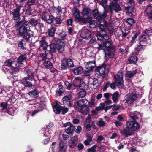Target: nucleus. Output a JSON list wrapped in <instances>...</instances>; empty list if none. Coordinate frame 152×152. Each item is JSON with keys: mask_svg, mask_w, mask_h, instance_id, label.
I'll return each instance as SVG.
<instances>
[{"mask_svg": "<svg viewBox=\"0 0 152 152\" xmlns=\"http://www.w3.org/2000/svg\"><path fill=\"white\" fill-rule=\"evenodd\" d=\"M105 66L104 65L99 66L96 69L95 76L98 77L103 78L104 76Z\"/></svg>", "mask_w": 152, "mask_h": 152, "instance_id": "4468645a", "label": "nucleus"}, {"mask_svg": "<svg viewBox=\"0 0 152 152\" xmlns=\"http://www.w3.org/2000/svg\"><path fill=\"white\" fill-rule=\"evenodd\" d=\"M145 12L146 13L148 18L152 20V6L149 5L145 8Z\"/></svg>", "mask_w": 152, "mask_h": 152, "instance_id": "5701e85b", "label": "nucleus"}, {"mask_svg": "<svg viewBox=\"0 0 152 152\" xmlns=\"http://www.w3.org/2000/svg\"><path fill=\"white\" fill-rule=\"evenodd\" d=\"M73 13L75 16V21L77 22L87 23L92 19V17L90 16H88L87 18H82V17L80 16L79 10L77 8H75L73 11Z\"/></svg>", "mask_w": 152, "mask_h": 152, "instance_id": "39448f33", "label": "nucleus"}, {"mask_svg": "<svg viewBox=\"0 0 152 152\" xmlns=\"http://www.w3.org/2000/svg\"><path fill=\"white\" fill-rule=\"evenodd\" d=\"M44 27V25L42 23L39 22H38V23L37 24V25L35 27L38 28L39 29H40L42 28H43Z\"/></svg>", "mask_w": 152, "mask_h": 152, "instance_id": "69168bd1", "label": "nucleus"}, {"mask_svg": "<svg viewBox=\"0 0 152 152\" xmlns=\"http://www.w3.org/2000/svg\"><path fill=\"white\" fill-rule=\"evenodd\" d=\"M63 127H67L65 130V132L68 134L70 135L73 134L75 128L71 122H68L64 123L63 124Z\"/></svg>", "mask_w": 152, "mask_h": 152, "instance_id": "9b49d317", "label": "nucleus"}, {"mask_svg": "<svg viewBox=\"0 0 152 152\" xmlns=\"http://www.w3.org/2000/svg\"><path fill=\"white\" fill-rule=\"evenodd\" d=\"M119 96V94L118 92H116L113 94L112 99L114 103H116L118 101V98Z\"/></svg>", "mask_w": 152, "mask_h": 152, "instance_id": "72a5a7b5", "label": "nucleus"}, {"mask_svg": "<svg viewBox=\"0 0 152 152\" xmlns=\"http://www.w3.org/2000/svg\"><path fill=\"white\" fill-rule=\"evenodd\" d=\"M110 9L111 11H115L118 12L121 10V8L118 3V0H110Z\"/></svg>", "mask_w": 152, "mask_h": 152, "instance_id": "ddd939ff", "label": "nucleus"}, {"mask_svg": "<svg viewBox=\"0 0 152 152\" xmlns=\"http://www.w3.org/2000/svg\"><path fill=\"white\" fill-rule=\"evenodd\" d=\"M136 73V72L135 70L127 72L126 75V79L129 80V79L133 76Z\"/></svg>", "mask_w": 152, "mask_h": 152, "instance_id": "c85d7f7f", "label": "nucleus"}, {"mask_svg": "<svg viewBox=\"0 0 152 152\" xmlns=\"http://www.w3.org/2000/svg\"><path fill=\"white\" fill-rule=\"evenodd\" d=\"M137 60V57L135 56H132L129 58V61L131 64H135Z\"/></svg>", "mask_w": 152, "mask_h": 152, "instance_id": "4c0bfd02", "label": "nucleus"}, {"mask_svg": "<svg viewBox=\"0 0 152 152\" xmlns=\"http://www.w3.org/2000/svg\"><path fill=\"white\" fill-rule=\"evenodd\" d=\"M84 127L88 131H90L91 129V126L88 123L87 124L85 123L84 124Z\"/></svg>", "mask_w": 152, "mask_h": 152, "instance_id": "680f3d73", "label": "nucleus"}, {"mask_svg": "<svg viewBox=\"0 0 152 152\" xmlns=\"http://www.w3.org/2000/svg\"><path fill=\"white\" fill-rule=\"evenodd\" d=\"M95 66V61H93L87 62L85 67L87 70L92 71L93 69Z\"/></svg>", "mask_w": 152, "mask_h": 152, "instance_id": "4be33fe9", "label": "nucleus"}, {"mask_svg": "<svg viewBox=\"0 0 152 152\" xmlns=\"http://www.w3.org/2000/svg\"><path fill=\"white\" fill-rule=\"evenodd\" d=\"M104 34H102L103 39H104L106 40H107L109 39V37L107 35V33L105 32H104Z\"/></svg>", "mask_w": 152, "mask_h": 152, "instance_id": "338daca9", "label": "nucleus"}, {"mask_svg": "<svg viewBox=\"0 0 152 152\" xmlns=\"http://www.w3.org/2000/svg\"><path fill=\"white\" fill-rule=\"evenodd\" d=\"M96 147V145L93 146L87 149L88 152H95Z\"/></svg>", "mask_w": 152, "mask_h": 152, "instance_id": "5fc2aeb1", "label": "nucleus"}, {"mask_svg": "<svg viewBox=\"0 0 152 152\" xmlns=\"http://www.w3.org/2000/svg\"><path fill=\"white\" fill-rule=\"evenodd\" d=\"M111 108L113 110H116L119 109L120 106L118 104H113L111 105Z\"/></svg>", "mask_w": 152, "mask_h": 152, "instance_id": "0e129e2a", "label": "nucleus"}, {"mask_svg": "<svg viewBox=\"0 0 152 152\" xmlns=\"http://www.w3.org/2000/svg\"><path fill=\"white\" fill-rule=\"evenodd\" d=\"M127 22L130 25H132L135 23L134 20L132 18H129L127 19Z\"/></svg>", "mask_w": 152, "mask_h": 152, "instance_id": "4d7b16f0", "label": "nucleus"}, {"mask_svg": "<svg viewBox=\"0 0 152 152\" xmlns=\"http://www.w3.org/2000/svg\"><path fill=\"white\" fill-rule=\"evenodd\" d=\"M43 65L46 68L51 69L53 67L52 64L49 61H45Z\"/></svg>", "mask_w": 152, "mask_h": 152, "instance_id": "e433bc0d", "label": "nucleus"}, {"mask_svg": "<svg viewBox=\"0 0 152 152\" xmlns=\"http://www.w3.org/2000/svg\"><path fill=\"white\" fill-rule=\"evenodd\" d=\"M66 36V34L64 32H62L61 33L59 34V37L61 39L64 40Z\"/></svg>", "mask_w": 152, "mask_h": 152, "instance_id": "bf43d9fd", "label": "nucleus"}, {"mask_svg": "<svg viewBox=\"0 0 152 152\" xmlns=\"http://www.w3.org/2000/svg\"><path fill=\"white\" fill-rule=\"evenodd\" d=\"M24 41L23 39H22L20 41L18 42V46L21 47L23 50H25L26 49V48H24Z\"/></svg>", "mask_w": 152, "mask_h": 152, "instance_id": "37998d69", "label": "nucleus"}, {"mask_svg": "<svg viewBox=\"0 0 152 152\" xmlns=\"http://www.w3.org/2000/svg\"><path fill=\"white\" fill-rule=\"evenodd\" d=\"M49 16L48 14L46 12H44L41 15V18L45 21Z\"/></svg>", "mask_w": 152, "mask_h": 152, "instance_id": "3c124183", "label": "nucleus"}, {"mask_svg": "<svg viewBox=\"0 0 152 152\" xmlns=\"http://www.w3.org/2000/svg\"><path fill=\"white\" fill-rule=\"evenodd\" d=\"M26 57V55H21L18 58L17 60L19 62H21L24 60Z\"/></svg>", "mask_w": 152, "mask_h": 152, "instance_id": "09e8293b", "label": "nucleus"}, {"mask_svg": "<svg viewBox=\"0 0 152 152\" xmlns=\"http://www.w3.org/2000/svg\"><path fill=\"white\" fill-rule=\"evenodd\" d=\"M62 21V20L61 18L60 17H58L56 18L55 21L56 24H60Z\"/></svg>", "mask_w": 152, "mask_h": 152, "instance_id": "052dcab7", "label": "nucleus"}, {"mask_svg": "<svg viewBox=\"0 0 152 152\" xmlns=\"http://www.w3.org/2000/svg\"><path fill=\"white\" fill-rule=\"evenodd\" d=\"M123 73L121 71H119L117 74L115 75L114 78L117 86L123 88L124 85L123 83Z\"/></svg>", "mask_w": 152, "mask_h": 152, "instance_id": "0eeeda50", "label": "nucleus"}, {"mask_svg": "<svg viewBox=\"0 0 152 152\" xmlns=\"http://www.w3.org/2000/svg\"><path fill=\"white\" fill-rule=\"evenodd\" d=\"M15 28L18 31L19 35L26 40H28L30 35L28 33L27 28L21 23H17L15 25Z\"/></svg>", "mask_w": 152, "mask_h": 152, "instance_id": "f257e3e1", "label": "nucleus"}, {"mask_svg": "<svg viewBox=\"0 0 152 152\" xmlns=\"http://www.w3.org/2000/svg\"><path fill=\"white\" fill-rule=\"evenodd\" d=\"M29 23L30 22H28V21L24 19L18 23H21L22 25H24L26 27V26H27L29 24Z\"/></svg>", "mask_w": 152, "mask_h": 152, "instance_id": "13d9d810", "label": "nucleus"}, {"mask_svg": "<svg viewBox=\"0 0 152 152\" xmlns=\"http://www.w3.org/2000/svg\"><path fill=\"white\" fill-rule=\"evenodd\" d=\"M138 97L136 93H132L124 97V102L128 104H131L138 99Z\"/></svg>", "mask_w": 152, "mask_h": 152, "instance_id": "423d86ee", "label": "nucleus"}, {"mask_svg": "<svg viewBox=\"0 0 152 152\" xmlns=\"http://www.w3.org/2000/svg\"><path fill=\"white\" fill-rule=\"evenodd\" d=\"M100 24L98 25V27L99 28L100 30V33H101L102 32H105L106 27H111V24L110 23L108 24V23L104 20L102 22H100Z\"/></svg>", "mask_w": 152, "mask_h": 152, "instance_id": "f3484780", "label": "nucleus"}, {"mask_svg": "<svg viewBox=\"0 0 152 152\" xmlns=\"http://www.w3.org/2000/svg\"><path fill=\"white\" fill-rule=\"evenodd\" d=\"M74 67V65L72 59L64 58L61 61V67L62 69H66L67 68H72Z\"/></svg>", "mask_w": 152, "mask_h": 152, "instance_id": "1a4fd4ad", "label": "nucleus"}, {"mask_svg": "<svg viewBox=\"0 0 152 152\" xmlns=\"http://www.w3.org/2000/svg\"><path fill=\"white\" fill-rule=\"evenodd\" d=\"M46 58V55L45 53H43L40 54L38 56V59L39 60H45Z\"/></svg>", "mask_w": 152, "mask_h": 152, "instance_id": "8fccbe9b", "label": "nucleus"}, {"mask_svg": "<svg viewBox=\"0 0 152 152\" xmlns=\"http://www.w3.org/2000/svg\"><path fill=\"white\" fill-rule=\"evenodd\" d=\"M92 19L90 21L87 23H89V26L91 28H94L96 27L97 25V23L95 20L91 21Z\"/></svg>", "mask_w": 152, "mask_h": 152, "instance_id": "ea45409f", "label": "nucleus"}, {"mask_svg": "<svg viewBox=\"0 0 152 152\" xmlns=\"http://www.w3.org/2000/svg\"><path fill=\"white\" fill-rule=\"evenodd\" d=\"M45 37L43 36L42 37L41 39L40 40V46L41 48H42L44 50L47 49L48 47L47 43L45 41Z\"/></svg>", "mask_w": 152, "mask_h": 152, "instance_id": "a878e982", "label": "nucleus"}, {"mask_svg": "<svg viewBox=\"0 0 152 152\" xmlns=\"http://www.w3.org/2000/svg\"><path fill=\"white\" fill-rule=\"evenodd\" d=\"M26 72L28 74V77H25L23 79L21 82V83L23 84L26 87H30L32 86V84L31 82L28 81L34 79L35 75L34 71H33V68L28 69L26 71Z\"/></svg>", "mask_w": 152, "mask_h": 152, "instance_id": "7ed1b4c3", "label": "nucleus"}, {"mask_svg": "<svg viewBox=\"0 0 152 152\" xmlns=\"http://www.w3.org/2000/svg\"><path fill=\"white\" fill-rule=\"evenodd\" d=\"M90 13V10L88 8H83L82 12V13L83 16L82 18H87L88 16H89L88 15H89Z\"/></svg>", "mask_w": 152, "mask_h": 152, "instance_id": "cd10ccee", "label": "nucleus"}, {"mask_svg": "<svg viewBox=\"0 0 152 152\" xmlns=\"http://www.w3.org/2000/svg\"><path fill=\"white\" fill-rule=\"evenodd\" d=\"M104 139L103 137L102 136H99L98 137L97 140V142L98 143H100L103 140H104Z\"/></svg>", "mask_w": 152, "mask_h": 152, "instance_id": "774afa93", "label": "nucleus"}, {"mask_svg": "<svg viewBox=\"0 0 152 152\" xmlns=\"http://www.w3.org/2000/svg\"><path fill=\"white\" fill-rule=\"evenodd\" d=\"M63 104L65 105H68L69 106H72V99L68 96H64L62 99Z\"/></svg>", "mask_w": 152, "mask_h": 152, "instance_id": "393cba45", "label": "nucleus"}, {"mask_svg": "<svg viewBox=\"0 0 152 152\" xmlns=\"http://www.w3.org/2000/svg\"><path fill=\"white\" fill-rule=\"evenodd\" d=\"M50 51L52 52H55L57 50V44L54 43H52L50 44Z\"/></svg>", "mask_w": 152, "mask_h": 152, "instance_id": "58836bf2", "label": "nucleus"}, {"mask_svg": "<svg viewBox=\"0 0 152 152\" xmlns=\"http://www.w3.org/2000/svg\"><path fill=\"white\" fill-rule=\"evenodd\" d=\"M54 20V17L53 15H49L48 18L45 20V21L47 23L49 24H51L53 22Z\"/></svg>", "mask_w": 152, "mask_h": 152, "instance_id": "a19ab883", "label": "nucleus"}, {"mask_svg": "<svg viewBox=\"0 0 152 152\" xmlns=\"http://www.w3.org/2000/svg\"><path fill=\"white\" fill-rule=\"evenodd\" d=\"M38 22L39 21L38 20L32 18L30 20V23L32 25L36 27Z\"/></svg>", "mask_w": 152, "mask_h": 152, "instance_id": "79ce46f5", "label": "nucleus"}, {"mask_svg": "<svg viewBox=\"0 0 152 152\" xmlns=\"http://www.w3.org/2000/svg\"><path fill=\"white\" fill-rule=\"evenodd\" d=\"M139 41L140 45H145L147 44H150L151 40L146 38L145 35L143 34L139 37Z\"/></svg>", "mask_w": 152, "mask_h": 152, "instance_id": "aec40b11", "label": "nucleus"}, {"mask_svg": "<svg viewBox=\"0 0 152 152\" xmlns=\"http://www.w3.org/2000/svg\"><path fill=\"white\" fill-rule=\"evenodd\" d=\"M4 65L9 68L11 73H16L19 71L18 65L15 62L11 59H7L4 62Z\"/></svg>", "mask_w": 152, "mask_h": 152, "instance_id": "20e7f679", "label": "nucleus"}, {"mask_svg": "<svg viewBox=\"0 0 152 152\" xmlns=\"http://www.w3.org/2000/svg\"><path fill=\"white\" fill-rule=\"evenodd\" d=\"M55 29L54 27H52L49 30L48 35L50 37H53L54 34Z\"/></svg>", "mask_w": 152, "mask_h": 152, "instance_id": "49530a36", "label": "nucleus"}, {"mask_svg": "<svg viewBox=\"0 0 152 152\" xmlns=\"http://www.w3.org/2000/svg\"><path fill=\"white\" fill-rule=\"evenodd\" d=\"M129 115L131 118L134 120L138 119V116L140 115L139 113L137 112L129 113Z\"/></svg>", "mask_w": 152, "mask_h": 152, "instance_id": "c756f323", "label": "nucleus"}, {"mask_svg": "<svg viewBox=\"0 0 152 152\" xmlns=\"http://www.w3.org/2000/svg\"><path fill=\"white\" fill-rule=\"evenodd\" d=\"M39 92L37 90H34L32 91L29 92L28 93L29 95L33 97H37L38 96Z\"/></svg>", "mask_w": 152, "mask_h": 152, "instance_id": "c9c22d12", "label": "nucleus"}, {"mask_svg": "<svg viewBox=\"0 0 152 152\" xmlns=\"http://www.w3.org/2000/svg\"><path fill=\"white\" fill-rule=\"evenodd\" d=\"M75 107L77 110L83 114L86 115L89 113V109L87 107H84L80 108V107L76 106V105H75Z\"/></svg>", "mask_w": 152, "mask_h": 152, "instance_id": "412c9836", "label": "nucleus"}, {"mask_svg": "<svg viewBox=\"0 0 152 152\" xmlns=\"http://www.w3.org/2000/svg\"><path fill=\"white\" fill-rule=\"evenodd\" d=\"M64 44L63 42H61L60 44H57V50L60 53L64 50Z\"/></svg>", "mask_w": 152, "mask_h": 152, "instance_id": "473e14b6", "label": "nucleus"}, {"mask_svg": "<svg viewBox=\"0 0 152 152\" xmlns=\"http://www.w3.org/2000/svg\"><path fill=\"white\" fill-rule=\"evenodd\" d=\"M126 126L133 132L138 130L140 128L139 124L135 121H128L126 122Z\"/></svg>", "mask_w": 152, "mask_h": 152, "instance_id": "2eb2a0df", "label": "nucleus"}, {"mask_svg": "<svg viewBox=\"0 0 152 152\" xmlns=\"http://www.w3.org/2000/svg\"><path fill=\"white\" fill-rule=\"evenodd\" d=\"M120 133L124 134L125 137H127L133 134V132L128 126H126V128L123 130L120 131Z\"/></svg>", "mask_w": 152, "mask_h": 152, "instance_id": "6ab92c4d", "label": "nucleus"}, {"mask_svg": "<svg viewBox=\"0 0 152 152\" xmlns=\"http://www.w3.org/2000/svg\"><path fill=\"white\" fill-rule=\"evenodd\" d=\"M97 125L100 127H104L105 126V123L102 120L100 119L98 121Z\"/></svg>", "mask_w": 152, "mask_h": 152, "instance_id": "a18cd8bd", "label": "nucleus"}, {"mask_svg": "<svg viewBox=\"0 0 152 152\" xmlns=\"http://www.w3.org/2000/svg\"><path fill=\"white\" fill-rule=\"evenodd\" d=\"M67 146L63 143L60 142L59 145V150L60 152H65Z\"/></svg>", "mask_w": 152, "mask_h": 152, "instance_id": "2f4dec72", "label": "nucleus"}, {"mask_svg": "<svg viewBox=\"0 0 152 152\" xmlns=\"http://www.w3.org/2000/svg\"><path fill=\"white\" fill-rule=\"evenodd\" d=\"M98 50H103L105 53V52L106 51V50L104 47V43H101L100 44H98Z\"/></svg>", "mask_w": 152, "mask_h": 152, "instance_id": "de8ad7c7", "label": "nucleus"}, {"mask_svg": "<svg viewBox=\"0 0 152 152\" xmlns=\"http://www.w3.org/2000/svg\"><path fill=\"white\" fill-rule=\"evenodd\" d=\"M21 7L20 6L16 5L15 9L12 10V13L13 16V18L15 20L16 22H18L20 19V12Z\"/></svg>", "mask_w": 152, "mask_h": 152, "instance_id": "f8f14e48", "label": "nucleus"}, {"mask_svg": "<svg viewBox=\"0 0 152 152\" xmlns=\"http://www.w3.org/2000/svg\"><path fill=\"white\" fill-rule=\"evenodd\" d=\"M73 72L75 75H78L83 72V69L82 67H79L74 68L73 70Z\"/></svg>", "mask_w": 152, "mask_h": 152, "instance_id": "7c9ffc66", "label": "nucleus"}, {"mask_svg": "<svg viewBox=\"0 0 152 152\" xmlns=\"http://www.w3.org/2000/svg\"><path fill=\"white\" fill-rule=\"evenodd\" d=\"M60 102L56 101V104L53 106V111L56 114H59L62 110V114H64L67 112L68 109L67 108H64L60 106Z\"/></svg>", "mask_w": 152, "mask_h": 152, "instance_id": "6e6552de", "label": "nucleus"}, {"mask_svg": "<svg viewBox=\"0 0 152 152\" xmlns=\"http://www.w3.org/2000/svg\"><path fill=\"white\" fill-rule=\"evenodd\" d=\"M88 102V100L86 99H83L80 100L77 102V105L76 106L79 107L87 106L86 104Z\"/></svg>", "mask_w": 152, "mask_h": 152, "instance_id": "bb28decb", "label": "nucleus"}, {"mask_svg": "<svg viewBox=\"0 0 152 152\" xmlns=\"http://www.w3.org/2000/svg\"><path fill=\"white\" fill-rule=\"evenodd\" d=\"M88 84L90 85H93L96 88L98 86V81L96 78H89L88 80Z\"/></svg>", "mask_w": 152, "mask_h": 152, "instance_id": "b1692460", "label": "nucleus"}, {"mask_svg": "<svg viewBox=\"0 0 152 152\" xmlns=\"http://www.w3.org/2000/svg\"><path fill=\"white\" fill-rule=\"evenodd\" d=\"M81 37L85 39H89L91 36V32L87 29L83 28L80 34Z\"/></svg>", "mask_w": 152, "mask_h": 152, "instance_id": "a211bd4d", "label": "nucleus"}, {"mask_svg": "<svg viewBox=\"0 0 152 152\" xmlns=\"http://www.w3.org/2000/svg\"><path fill=\"white\" fill-rule=\"evenodd\" d=\"M0 107L2 108L3 110L6 109L8 107V104L6 102H3L0 104Z\"/></svg>", "mask_w": 152, "mask_h": 152, "instance_id": "864d4df0", "label": "nucleus"}, {"mask_svg": "<svg viewBox=\"0 0 152 152\" xmlns=\"http://www.w3.org/2000/svg\"><path fill=\"white\" fill-rule=\"evenodd\" d=\"M92 12L94 17L99 22H102L103 21L107 15L105 12L103 14H99L97 9L94 10L92 11Z\"/></svg>", "mask_w": 152, "mask_h": 152, "instance_id": "9d476101", "label": "nucleus"}, {"mask_svg": "<svg viewBox=\"0 0 152 152\" xmlns=\"http://www.w3.org/2000/svg\"><path fill=\"white\" fill-rule=\"evenodd\" d=\"M86 92L84 90H81L78 94V96L80 98H83L86 95Z\"/></svg>", "mask_w": 152, "mask_h": 152, "instance_id": "603ef678", "label": "nucleus"}, {"mask_svg": "<svg viewBox=\"0 0 152 152\" xmlns=\"http://www.w3.org/2000/svg\"><path fill=\"white\" fill-rule=\"evenodd\" d=\"M122 37L123 38L126 37L128 34L129 31L128 30L124 29L122 31Z\"/></svg>", "mask_w": 152, "mask_h": 152, "instance_id": "e2e57ef3", "label": "nucleus"}, {"mask_svg": "<svg viewBox=\"0 0 152 152\" xmlns=\"http://www.w3.org/2000/svg\"><path fill=\"white\" fill-rule=\"evenodd\" d=\"M125 10L126 13L128 14L131 13L133 11L132 7L131 6L125 7Z\"/></svg>", "mask_w": 152, "mask_h": 152, "instance_id": "c03bdc74", "label": "nucleus"}, {"mask_svg": "<svg viewBox=\"0 0 152 152\" xmlns=\"http://www.w3.org/2000/svg\"><path fill=\"white\" fill-rule=\"evenodd\" d=\"M140 34V33H136L135 35L132 37V40L130 42L129 45L130 46H132L133 44L136 43V39L137 38L138 35Z\"/></svg>", "mask_w": 152, "mask_h": 152, "instance_id": "f704fd0d", "label": "nucleus"}, {"mask_svg": "<svg viewBox=\"0 0 152 152\" xmlns=\"http://www.w3.org/2000/svg\"><path fill=\"white\" fill-rule=\"evenodd\" d=\"M80 80L79 78L77 77L75 78L74 81L73 85L75 86L76 87H78L79 86V85H76L75 83H80Z\"/></svg>", "mask_w": 152, "mask_h": 152, "instance_id": "6e6d98bb", "label": "nucleus"}, {"mask_svg": "<svg viewBox=\"0 0 152 152\" xmlns=\"http://www.w3.org/2000/svg\"><path fill=\"white\" fill-rule=\"evenodd\" d=\"M78 140V139L77 136H75L71 137L68 141L69 146L71 148L75 147L77 146Z\"/></svg>", "mask_w": 152, "mask_h": 152, "instance_id": "dca6fc26", "label": "nucleus"}, {"mask_svg": "<svg viewBox=\"0 0 152 152\" xmlns=\"http://www.w3.org/2000/svg\"><path fill=\"white\" fill-rule=\"evenodd\" d=\"M105 48V56L111 58H113L115 55V48L112 44L111 42L108 41L103 42Z\"/></svg>", "mask_w": 152, "mask_h": 152, "instance_id": "f03ea898", "label": "nucleus"}]
</instances>
